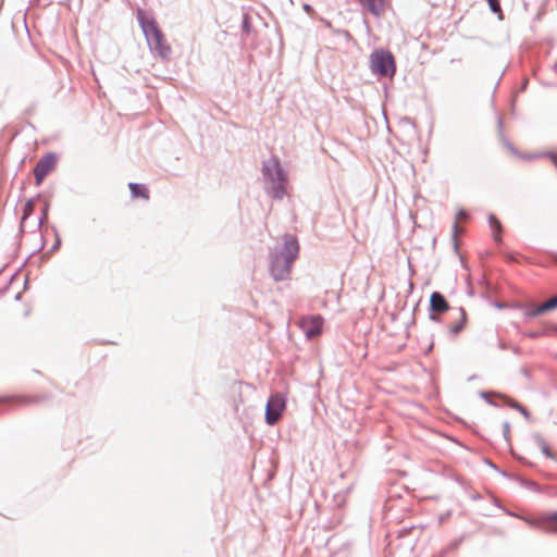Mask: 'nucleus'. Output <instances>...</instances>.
Listing matches in <instances>:
<instances>
[{
    "instance_id": "nucleus-8",
    "label": "nucleus",
    "mask_w": 557,
    "mask_h": 557,
    "mask_svg": "<svg viewBox=\"0 0 557 557\" xmlns=\"http://www.w3.org/2000/svg\"><path fill=\"white\" fill-rule=\"evenodd\" d=\"M557 308V296L544 301L539 306L527 305L524 306V315L534 318L540 315L546 311L554 310Z\"/></svg>"
},
{
    "instance_id": "nucleus-20",
    "label": "nucleus",
    "mask_w": 557,
    "mask_h": 557,
    "mask_svg": "<svg viewBox=\"0 0 557 557\" xmlns=\"http://www.w3.org/2000/svg\"><path fill=\"white\" fill-rule=\"evenodd\" d=\"M527 485H528V486H530V487H532V488L535 486V484H534L533 482H527V481H524V486H527Z\"/></svg>"
},
{
    "instance_id": "nucleus-3",
    "label": "nucleus",
    "mask_w": 557,
    "mask_h": 557,
    "mask_svg": "<svg viewBox=\"0 0 557 557\" xmlns=\"http://www.w3.org/2000/svg\"><path fill=\"white\" fill-rule=\"evenodd\" d=\"M263 175L269 194L273 198L282 199L286 194L287 177L281 168L278 158L273 157L264 164Z\"/></svg>"
},
{
    "instance_id": "nucleus-4",
    "label": "nucleus",
    "mask_w": 557,
    "mask_h": 557,
    "mask_svg": "<svg viewBox=\"0 0 557 557\" xmlns=\"http://www.w3.org/2000/svg\"><path fill=\"white\" fill-rule=\"evenodd\" d=\"M371 70L382 76H393L396 70L395 60L391 52L384 50L374 51L370 58Z\"/></svg>"
},
{
    "instance_id": "nucleus-14",
    "label": "nucleus",
    "mask_w": 557,
    "mask_h": 557,
    "mask_svg": "<svg viewBox=\"0 0 557 557\" xmlns=\"http://www.w3.org/2000/svg\"><path fill=\"white\" fill-rule=\"evenodd\" d=\"M488 222H490V226H491V230H492V233H493V238L496 242H500V235H499L500 231H502L500 222L493 214L490 216Z\"/></svg>"
},
{
    "instance_id": "nucleus-12",
    "label": "nucleus",
    "mask_w": 557,
    "mask_h": 557,
    "mask_svg": "<svg viewBox=\"0 0 557 557\" xmlns=\"http://www.w3.org/2000/svg\"><path fill=\"white\" fill-rule=\"evenodd\" d=\"M539 523L548 532H557V511L550 516L541 518Z\"/></svg>"
},
{
    "instance_id": "nucleus-13",
    "label": "nucleus",
    "mask_w": 557,
    "mask_h": 557,
    "mask_svg": "<svg viewBox=\"0 0 557 557\" xmlns=\"http://www.w3.org/2000/svg\"><path fill=\"white\" fill-rule=\"evenodd\" d=\"M466 324H467V313H466L465 309L460 308L459 317H458L457 321L450 325L449 331L454 335H457L459 332H461L465 329Z\"/></svg>"
},
{
    "instance_id": "nucleus-2",
    "label": "nucleus",
    "mask_w": 557,
    "mask_h": 557,
    "mask_svg": "<svg viewBox=\"0 0 557 557\" xmlns=\"http://www.w3.org/2000/svg\"><path fill=\"white\" fill-rule=\"evenodd\" d=\"M136 15L150 49L156 51L162 59H169L171 47L166 44L156 20L143 9H137Z\"/></svg>"
},
{
    "instance_id": "nucleus-18",
    "label": "nucleus",
    "mask_w": 557,
    "mask_h": 557,
    "mask_svg": "<svg viewBox=\"0 0 557 557\" xmlns=\"http://www.w3.org/2000/svg\"><path fill=\"white\" fill-rule=\"evenodd\" d=\"M548 158L550 159V161L555 164V166L557 168V153L555 152H552L548 154Z\"/></svg>"
},
{
    "instance_id": "nucleus-21",
    "label": "nucleus",
    "mask_w": 557,
    "mask_h": 557,
    "mask_svg": "<svg viewBox=\"0 0 557 557\" xmlns=\"http://www.w3.org/2000/svg\"><path fill=\"white\" fill-rule=\"evenodd\" d=\"M524 521H527V522H528V523H530V524H533V523L535 522V521H533V520H531V519H529V518H525V517H524Z\"/></svg>"
},
{
    "instance_id": "nucleus-16",
    "label": "nucleus",
    "mask_w": 557,
    "mask_h": 557,
    "mask_svg": "<svg viewBox=\"0 0 557 557\" xmlns=\"http://www.w3.org/2000/svg\"><path fill=\"white\" fill-rule=\"evenodd\" d=\"M487 2H488V5H490L491 10L494 13H498L499 14V18H503L499 1L498 0H487Z\"/></svg>"
},
{
    "instance_id": "nucleus-17",
    "label": "nucleus",
    "mask_w": 557,
    "mask_h": 557,
    "mask_svg": "<svg viewBox=\"0 0 557 557\" xmlns=\"http://www.w3.org/2000/svg\"><path fill=\"white\" fill-rule=\"evenodd\" d=\"M34 207H35V202L34 200L29 199L25 206H24V211H23V219H26L29 214H32L33 210H34Z\"/></svg>"
},
{
    "instance_id": "nucleus-1",
    "label": "nucleus",
    "mask_w": 557,
    "mask_h": 557,
    "mask_svg": "<svg viewBox=\"0 0 557 557\" xmlns=\"http://www.w3.org/2000/svg\"><path fill=\"white\" fill-rule=\"evenodd\" d=\"M283 242V248L274 256L271 265V273L276 281L286 280L289 276L292 265L299 252V244L295 236L285 235Z\"/></svg>"
},
{
    "instance_id": "nucleus-5",
    "label": "nucleus",
    "mask_w": 557,
    "mask_h": 557,
    "mask_svg": "<svg viewBox=\"0 0 557 557\" xmlns=\"http://www.w3.org/2000/svg\"><path fill=\"white\" fill-rule=\"evenodd\" d=\"M286 408V400L281 394L272 395L265 408V421L268 424H275Z\"/></svg>"
},
{
    "instance_id": "nucleus-15",
    "label": "nucleus",
    "mask_w": 557,
    "mask_h": 557,
    "mask_svg": "<svg viewBox=\"0 0 557 557\" xmlns=\"http://www.w3.org/2000/svg\"><path fill=\"white\" fill-rule=\"evenodd\" d=\"M539 445L541 446V449H542V453L548 457V458H555V455L553 454V451L549 449V447L547 446V444L544 442V440L542 438H539Z\"/></svg>"
},
{
    "instance_id": "nucleus-7",
    "label": "nucleus",
    "mask_w": 557,
    "mask_h": 557,
    "mask_svg": "<svg viewBox=\"0 0 557 557\" xmlns=\"http://www.w3.org/2000/svg\"><path fill=\"white\" fill-rule=\"evenodd\" d=\"M55 165L57 158L53 153H47L39 159L34 169L35 183L37 186H39L45 177L54 170Z\"/></svg>"
},
{
    "instance_id": "nucleus-11",
    "label": "nucleus",
    "mask_w": 557,
    "mask_h": 557,
    "mask_svg": "<svg viewBox=\"0 0 557 557\" xmlns=\"http://www.w3.org/2000/svg\"><path fill=\"white\" fill-rule=\"evenodd\" d=\"M128 187L131 189V194L133 198H143L145 200L149 199V190L143 184L129 183Z\"/></svg>"
},
{
    "instance_id": "nucleus-10",
    "label": "nucleus",
    "mask_w": 557,
    "mask_h": 557,
    "mask_svg": "<svg viewBox=\"0 0 557 557\" xmlns=\"http://www.w3.org/2000/svg\"><path fill=\"white\" fill-rule=\"evenodd\" d=\"M359 3L373 15H381L385 12L389 0H358Z\"/></svg>"
},
{
    "instance_id": "nucleus-22",
    "label": "nucleus",
    "mask_w": 557,
    "mask_h": 557,
    "mask_svg": "<svg viewBox=\"0 0 557 557\" xmlns=\"http://www.w3.org/2000/svg\"><path fill=\"white\" fill-rule=\"evenodd\" d=\"M556 333H557V327H556Z\"/></svg>"
},
{
    "instance_id": "nucleus-9",
    "label": "nucleus",
    "mask_w": 557,
    "mask_h": 557,
    "mask_svg": "<svg viewBox=\"0 0 557 557\" xmlns=\"http://www.w3.org/2000/svg\"><path fill=\"white\" fill-rule=\"evenodd\" d=\"M430 309L436 313H445L449 310V304L441 293L433 292L430 296Z\"/></svg>"
},
{
    "instance_id": "nucleus-6",
    "label": "nucleus",
    "mask_w": 557,
    "mask_h": 557,
    "mask_svg": "<svg viewBox=\"0 0 557 557\" xmlns=\"http://www.w3.org/2000/svg\"><path fill=\"white\" fill-rule=\"evenodd\" d=\"M323 323L322 315L311 314L299 320V327L304 331L306 337L311 339L322 334Z\"/></svg>"
},
{
    "instance_id": "nucleus-19",
    "label": "nucleus",
    "mask_w": 557,
    "mask_h": 557,
    "mask_svg": "<svg viewBox=\"0 0 557 557\" xmlns=\"http://www.w3.org/2000/svg\"><path fill=\"white\" fill-rule=\"evenodd\" d=\"M466 216V212L465 211H459L458 214H457V219H461V218H465Z\"/></svg>"
}]
</instances>
